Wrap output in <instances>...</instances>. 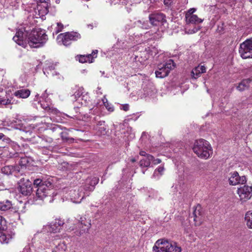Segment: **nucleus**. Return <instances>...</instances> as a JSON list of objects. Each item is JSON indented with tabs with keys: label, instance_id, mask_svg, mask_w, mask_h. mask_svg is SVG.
<instances>
[{
	"label": "nucleus",
	"instance_id": "1",
	"mask_svg": "<svg viewBox=\"0 0 252 252\" xmlns=\"http://www.w3.org/2000/svg\"><path fill=\"white\" fill-rule=\"evenodd\" d=\"M25 36L28 37V43L32 48H39L43 46L48 40L45 31L40 28L33 29L30 33H24L23 30H19L13 37V40L18 45L25 46Z\"/></svg>",
	"mask_w": 252,
	"mask_h": 252
},
{
	"label": "nucleus",
	"instance_id": "2",
	"mask_svg": "<svg viewBox=\"0 0 252 252\" xmlns=\"http://www.w3.org/2000/svg\"><path fill=\"white\" fill-rule=\"evenodd\" d=\"M63 224V220L60 219L55 220L49 224L43 226L42 232L34 235V239L38 237L42 238L40 242L41 244V249H48L56 244L55 241L60 237L55 233L60 232Z\"/></svg>",
	"mask_w": 252,
	"mask_h": 252
},
{
	"label": "nucleus",
	"instance_id": "3",
	"mask_svg": "<svg viewBox=\"0 0 252 252\" xmlns=\"http://www.w3.org/2000/svg\"><path fill=\"white\" fill-rule=\"evenodd\" d=\"M98 181L99 179L97 177L88 178L84 186L80 187L77 190H70L65 197L70 199L73 203H79L85 196L89 195L90 192L94 190Z\"/></svg>",
	"mask_w": 252,
	"mask_h": 252
},
{
	"label": "nucleus",
	"instance_id": "4",
	"mask_svg": "<svg viewBox=\"0 0 252 252\" xmlns=\"http://www.w3.org/2000/svg\"><path fill=\"white\" fill-rule=\"evenodd\" d=\"M33 185L37 188L36 192V197L40 200L47 199V201L51 202L53 201V197L56 195L53 191V185L50 179L43 180L40 179H36L34 180Z\"/></svg>",
	"mask_w": 252,
	"mask_h": 252
},
{
	"label": "nucleus",
	"instance_id": "5",
	"mask_svg": "<svg viewBox=\"0 0 252 252\" xmlns=\"http://www.w3.org/2000/svg\"><path fill=\"white\" fill-rule=\"evenodd\" d=\"M153 47H146L142 44L136 45L130 48V51L133 52L130 57L133 62V66L135 68H140L144 62L149 58L150 55H153Z\"/></svg>",
	"mask_w": 252,
	"mask_h": 252
},
{
	"label": "nucleus",
	"instance_id": "6",
	"mask_svg": "<svg viewBox=\"0 0 252 252\" xmlns=\"http://www.w3.org/2000/svg\"><path fill=\"white\" fill-rule=\"evenodd\" d=\"M193 152L200 158H208L213 154V150L209 143L203 139L196 140L193 147Z\"/></svg>",
	"mask_w": 252,
	"mask_h": 252
},
{
	"label": "nucleus",
	"instance_id": "7",
	"mask_svg": "<svg viewBox=\"0 0 252 252\" xmlns=\"http://www.w3.org/2000/svg\"><path fill=\"white\" fill-rule=\"evenodd\" d=\"M182 249L173 241L159 239L156 241L153 252H181Z\"/></svg>",
	"mask_w": 252,
	"mask_h": 252
},
{
	"label": "nucleus",
	"instance_id": "8",
	"mask_svg": "<svg viewBox=\"0 0 252 252\" xmlns=\"http://www.w3.org/2000/svg\"><path fill=\"white\" fill-rule=\"evenodd\" d=\"M35 3H31L32 9L30 10L33 17L35 18H43L48 13L49 3L45 0H33Z\"/></svg>",
	"mask_w": 252,
	"mask_h": 252
},
{
	"label": "nucleus",
	"instance_id": "9",
	"mask_svg": "<svg viewBox=\"0 0 252 252\" xmlns=\"http://www.w3.org/2000/svg\"><path fill=\"white\" fill-rule=\"evenodd\" d=\"M78 221L77 228H76L75 230L72 228L70 231H73L72 234L74 236H79L88 232L91 226V223L90 219H87L85 217H80L78 219Z\"/></svg>",
	"mask_w": 252,
	"mask_h": 252
},
{
	"label": "nucleus",
	"instance_id": "10",
	"mask_svg": "<svg viewBox=\"0 0 252 252\" xmlns=\"http://www.w3.org/2000/svg\"><path fill=\"white\" fill-rule=\"evenodd\" d=\"M239 51L242 58H252V38L247 39L242 43L240 45Z\"/></svg>",
	"mask_w": 252,
	"mask_h": 252
},
{
	"label": "nucleus",
	"instance_id": "11",
	"mask_svg": "<svg viewBox=\"0 0 252 252\" xmlns=\"http://www.w3.org/2000/svg\"><path fill=\"white\" fill-rule=\"evenodd\" d=\"M174 66L175 63L173 61L169 60L165 64L159 66L158 69L155 72L156 77L162 78L167 76Z\"/></svg>",
	"mask_w": 252,
	"mask_h": 252
},
{
	"label": "nucleus",
	"instance_id": "12",
	"mask_svg": "<svg viewBox=\"0 0 252 252\" xmlns=\"http://www.w3.org/2000/svg\"><path fill=\"white\" fill-rule=\"evenodd\" d=\"M80 38L81 35L79 33L72 32L60 34L57 37V39H61L62 43L67 46L71 44L72 41L77 40Z\"/></svg>",
	"mask_w": 252,
	"mask_h": 252
},
{
	"label": "nucleus",
	"instance_id": "13",
	"mask_svg": "<svg viewBox=\"0 0 252 252\" xmlns=\"http://www.w3.org/2000/svg\"><path fill=\"white\" fill-rule=\"evenodd\" d=\"M143 89L141 94L138 95L142 98L147 96H152L157 93L156 88L153 83L146 81L143 84Z\"/></svg>",
	"mask_w": 252,
	"mask_h": 252
},
{
	"label": "nucleus",
	"instance_id": "14",
	"mask_svg": "<svg viewBox=\"0 0 252 252\" xmlns=\"http://www.w3.org/2000/svg\"><path fill=\"white\" fill-rule=\"evenodd\" d=\"M19 190L24 195H31L32 191V184L28 179L23 178L19 183Z\"/></svg>",
	"mask_w": 252,
	"mask_h": 252
},
{
	"label": "nucleus",
	"instance_id": "15",
	"mask_svg": "<svg viewBox=\"0 0 252 252\" xmlns=\"http://www.w3.org/2000/svg\"><path fill=\"white\" fill-rule=\"evenodd\" d=\"M228 182L230 185L236 186L239 184H245L247 180L245 176H240L237 171H233L229 174Z\"/></svg>",
	"mask_w": 252,
	"mask_h": 252
},
{
	"label": "nucleus",
	"instance_id": "16",
	"mask_svg": "<svg viewBox=\"0 0 252 252\" xmlns=\"http://www.w3.org/2000/svg\"><path fill=\"white\" fill-rule=\"evenodd\" d=\"M149 18L151 25L153 26L162 25L166 22L165 15L161 13L151 14Z\"/></svg>",
	"mask_w": 252,
	"mask_h": 252
},
{
	"label": "nucleus",
	"instance_id": "17",
	"mask_svg": "<svg viewBox=\"0 0 252 252\" xmlns=\"http://www.w3.org/2000/svg\"><path fill=\"white\" fill-rule=\"evenodd\" d=\"M84 90L83 87H76V91L74 94L71 96V100L74 103V109H77L79 108L78 103H80L81 100L83 99V95H84Z\"/></svg>",
	"mask_w": 252,
	"mask_h": 252
},
{
	"label": "nucleus",
	"instance_id": "18",
	"mask_svg": "<svg viewBox=\"0 0 252 252\" xmlns=\"http://www.w3.org/2000/svg\"><path fill=\"white\" fill-rule=\"evenodd\" d=\"M237 192L241 200L245 201L250 199L252 196V187L244 186L239 188Z\"/></svg>",
	"mask_w": 252,
	"mask_h": 252
},
{
	"label": "nucleus",
	"instance_id": "19",
	"mask_svg": "<svg viewBox=\"0 0 252 252\" xmlns=\"http://www.w3.org/2000/svg\"><path fill=\"white\" fill-rule=\"evenodd\" d=\"M192 217L195 225H199L201 224L203 218L200 205H198L195 207L193 212L192 217H190V218H192Z\"/></svg>",
	"mask_w": 252,
	"mask_h": 252
},
{
	"label": "nucleus",
	"instance_id": "20",
	"mask_svg": "<svg viewBox=\"0 0 252 252\" xmlns=\"http://www.w3.org/2000/svg\"><path fill=\"white\" fill-rule=\"evenodd\" d=\"M7 229L6 220L1 216H0V242L7 243L8 241L6 239L5 235L3 231Z\"/></svg>",
	"mask_w": 252,
	"mask_h": 252
},
{
	"label": "nucleus",
	"instance_id": "21",
	"mask_svg": "<svg viewBox=\"0 0 252 252\" xmlns=\"http://www.w3.org/2000/svg\"><path fill=\"white\" fill-rule=\"evenodd\" d=\"M56 64L52 63H47L43 68V73L46 76L49 75V71L52 72V76L59 75V73L55 70Z\"/></svg>",
	"mask_w": 252,
	"mask_h": 252
},
{
	"label": "nucleus",
	"instance_id": "22",
	"mask_svg": "<svg viewBox=\"0 0 252 252\" xmlns=\"http://www.w3.org/2000/svg\"><path fill=\"white\" fill-rule=\"evenodd\" d=\"M31 94V91L28 89H21L16 91L13 93V95L20 98H27Z\"/></svg>",
	"mask_w": 252,
	"mask_h": 252
},
{
	"label": "nucleus",
	"instance_id": "23",
	"mask_svg": "<svg viewBox=\"0 0 252 252\" xmlns=\"http://www.w3.org/2000/svg\"><path fill=\"white\" fill-rule=\"evenodd\" d=\"M206 72V67L204 65H198L192 69L191 71L192 77L195 79L199 77L201 73Z\"/></svg>",
	"mask_w": 252,
	"mask_h": 252
},
{
	"label": "nucleus",
	"instance_id": "24",
	"mask_svg": "<svg viewBox=\"0 0 252 252\" xmlns=\"http://www.w3.org/2000/svg\"><path fill=\"white\" fill-rule=\"evenodd\" d=\"M3 141H5L7 143L10 144L11 147L16 151V153L13 155V157L16 158L19 156V152L20 151V146L16 142L12 141L9 138L3 139Z\"/></svg>",
	"mask_w": 252,
	"mask_h": 252
},
{
	"label": "nucleus",
	"instance_id": "25",
	"mask_svg": "<svg viewBox=\"0 0 252 252\" xmlns=\"http://www.w3.org/2000/svg\"><path fill=\"white\" fill-rule=\"evenodd\" d=\"M153 159V156L150 155H148L146 157H143L140 159L139 164L140 167H148L151 163V161Z\"/></svg>",
	"mask_w": 252,
	"mask_h": 252
},
{
	"label": "nucleus",
	"instance_id": "26",
	"mask_svg": "<svg viewBox=\"0 0 252 252\" xmlns=\"http://www.w3.org/2000/svg\"><path fill=\"white\" fill-rule=\"evenodd\" d=\"M99 134L105 135L106 134V127L105 126L104 121H99L95 127Z\"/></svg>",
	"mask_w": 252,
	"mask_h": 252
},
{
	"label": "nucleus",
	"instance_id": "27",
	"mask_svg": "<svg viewBox=\"0 0 252 252\" xmlns=\"http://www.w3.org/2000/svg\"><path fill=\"white\" fill-rule=\"evenodd\" d=\"M252 81L250 78L243 80L237 86V89L240 91H243L249 87V84Z\"/></svg>",
	"mask_w": 252,
	"mask_h": 252
},
{
	"label": "nucleus",
	"instance_id": "28",
	"mask_svg": "<svg viewBox=\"0 0 252 252\" xmlns=\"http://www.w3.org/2000/svg\"><path fill=\"white\" fill-rule=\"evenodd\" d=\"M187 22L190 24H198L202 23L203 20L199 18L196 15H190L186 16Z\"/></svg>",
	"mask_w": 252,
	"mask_h": 252
},
{
	"label": "nucleus",
	"instance_id": "29",
	"mask_svg": "<svg viewBox=\"0 0 252 252\" xmlns=\"http://www.w3.org/2000/svg\"><path fill=\"white\" fill-rule=\"evenodd\" d=\"M12 204L10 201L5 200L0 202V210L2 211H6L12 208Z\"/></svg>",
	"mask_w": 252,
	"mask_h": 252
},
{
	"label": "nucleus",
	"instance_id": "30",
	"mask_svg": "<svg viewBox=\"0 0 252 252\" xmlns=\"http://www.w3.org/2000/svg\"><path fill=\"white\" fill-rule=\"evenodd\" d=\"M16 167L13 165H6L1 168V172L5 175H10L16 169Z\"/></svg>",
	"mask_w": 252,
	"mask_h": 252
},
{
	"label": "nucleus",
	"instance_id": "31",
	"mask_svg": "<svg viewBox=\"0 0 252 252\" xmlns=\"http://www.w3.org/2000/svg\"><path fill=\"white\" fill-rule=\"evenodd\" d=\"M245 220L246 222L247 226L252 229V211L247 212L245 216Z\"/></svg>",
	"mask_w": 252,
	"mask_h": 252
},
{
	"label": "nucleus",
	"instance_id": "32",
	"mask_svg": "<svg viewBox=\"0 0 252 252\" xmlns=\"http://www.w3.org/2000/svg\"><path fill=\"white\" fill-rule=\"evenodd\" d=\"M136 25L143 29H148L150 28V25L148 21H145L143 20H138L136 22Z\"/></svg>",
	"mask_w": 252,
	"mask_h": 252
},
{
	"label": "nucleus",
	"instance_id": "33",
	"mask_svg": "<svg viewBox=\"0 0 252 252\" xmlns=\"http://www.w3.org/2000/svg\"><path fill=\"white\" fill-rule=\"evenodd\" d=\"M102 101L104 106L105 107L106 109L110 112H112L114 110V106L108 101L106 97V96L104 95L102 98Z\"/></svg>",
	"mask_w": 252,
	"mask_h": 252
},
{
	"label": "nucleus",
	"instance_id": "34",
	"mask_svg": "<svg viewBox=\"0 0 252 252\" xmlns=\"http://www.w3.org/2000/svg\"><path fill=\"white\" fill-rule=\"evenodd\" d=\"M21 155V156H19L20 158L19 160V164L21 167H26L30 162L29 159L28 157L25 156L24 155Z\"/></svg>",
	"mask_w": 252,
	"mask_h": 252
},
{
	"label": "nucleus",
	"instance_id": "35",
	"mask_svg": "<svg viewBox=\"0 0 252 252\" xmlns=\"http://www.w3.org/2000/svg\"><path fill=\"white\" fill-rule=\"evenodd\" d=\"M39 141L40 142V143L42 145H44L43 143L42 144V142L43 143H46L47 144H50L51 143L53 142V139L51 137H49L46 135H42L41 136H38Z\"/></svg>",
	"mask_w": 252,
	"mask_h": 252
},
{
	"label": "nucleus",
	"instance_id": "36",
	"mask_svg": "<svg viewBox=\"0 0 252 252\" xmlns=\"http://www.w3.org/2000/svg\"><path fill=\"white\" fill-rule=\"evenodd\" d=\"M60 134L62 138V139L64 142L71 143H73L74 140L73 138L68 137V133L66 132H61Z\"/></svg>",
	"mask_w": 252,
	"mask_h": 252
},
{
	"label": "nucleus",
	"instance_id": "37",
	"mask_svg": "<svg viewBox=\"0 0 252 252\" xmlns=\"http://www.w3.org/2000/svg\"><path fill=\"white\" fill-rule=\"evenodd\" d=\"M41 148L42 149L41 150L42 154L45 155H50L51 153L55 150L54 147L51 146L47 147L45 145H43V146H41Z\"/></svg>",
	"mask_w": 252,
	"mask_h": 252
},
{
	"label": "nucleus",
	"instance_id": "38",
	"mask_svg": "<svg viewBox=\"0 0 252 252\" xmlns=\"http://www.w3.org/2000/svg\"><path fill=\"white\" fill-rule=\"evenodd\" d=\"M164 171V167L163 166H159L154 171L152 177L155 179H159Z\"/></svg>",
	"mask_w": 252,
	"mask_h": 252
},
{
	"label": "nucleus",
	"instance_id": "39",
	"mask_svg": "<svg viewBox=\"0 0 252 252\" xmlns=\"http://www.w3.org/2000/svg\"><path fill=\"white\" fill-rule=\"evenodd\" d=\"M14 103H16V102L12 98H5L0 96V107L2 105Z\"/></svg>",
	"mask_w": 252,
	"mask_h": 252
},
{
	"label": "nucleus",
	"instance_id": "40",
	"mask_svg": "<svg viewBox=\"0 0 252 252\" xmlns=\"http://www.w3.org/2000/svg\"><path fill=\"white\" fill-rule=\"evenodd\" d=\"M97 50H94L93 51L92 54L86 55L88 58V60L89 61V63H92L94 62V59L96 58L97 57Z\"/></svg>",
	"mask_w": 252,
	"mask_h": 252
},
{
	"label": "nucleus",
	"instance_id": "41",
	"mask_svg": "<svg viewBox=\"0 0 252 252\" xmlns=\"http://www.w3.org/2000/svg\"><path fill=\"white\" fill-rule=\"evenodd\" d=\"M82 97H83V99L81 100L80 103H78L80 104L81 106H86L88 104L89 101H90L89 97L88 94L86 93L84 95H83Z\"/></svg>",
	"mask_w": 252,
	"mask_h": 252
},
{
	"label": "nucleus",
	"instance_id": "42",
	"mask_svg": "<svg viewBox=\"0 0 252 252\" xmlns=\"http://www.w3.org/2000/svg\"><path fill=\"white\" fill-rule=\"evenodd\" d=\"M56 247V249H58L59 250V251H65L67 249V246H66L65 243L64 242V241L60 242Z\"/></svg>",
	"mask_w": 252,
	"mask_h": 252
},
{
	"label": "nucleus",
	"instance_id": "43",
	"mask_svg": "<svg viewBox=\"0 0 252 252\" xmlns=\"http://www.w3.org/2000/svg\"><path fill=\"white\" fill-rule=\"evenodd\" d=\"M40 104L41 107L45 109V110H50L51 107H50V102H45L44 101H40L39 102Z\"/></svg>",
	"mask_w": 252,
	"mask_h": 252
},
{
	"label": "nucleus",
	"instance_id": "44",
	"mask_svg": "<svg viewBox=\"0 0 252 252\" xmlns=\"http://www.w3.org/2000/svg\"><path fill=\"white\" fill-rule=\"evenodd\" d=\"M78 58L79 62L81 63H89V61L86 55H80Z\"/></svg>",
	"mask_w": 252,
	"mask_h": 252
},
{
	"label": "nucleus",
	"instance_id": "45",
	"mask_svg": "<svg viewBox=\"0 0 252 252\" xmlns=\"http://www.w3.org/2000/svg\"><path fill=\"white\" fill-rule=\"evenodd\" d=\"M57 27L56 28V31L55 32L56 34L58 33L59 32H61L63 28V25L61 23H57Z\"/></svg>",
	"mask_w": 252,
	"mask_h": 252
},
{
	"label": "nucleus",
	"instance_id": "46",
	"mask_svg": "<svg viewBox=\"0 0 252 252\" xmlns=\"http://www.w3.org/2000/svg\"><path fill=\"white\" fill-rule=\"evenodd\" d=\"M223 31H224V23H221L218 26V28H217V31L219 33H221L223 32Z\"/></svg>",
	"mask_w": 252,
	"mask_h": 252
},
{
	"label": "nucleus",
	"instance_id": "47",
	"mask_svg": "<svg viewBox=\"0 0 252 252\" xmlns=\"http://www.w3.org/2000/svg\"><path fill=\"white\" fill-rule=\"evenodd\" d=\"M200 26L195 27L191 30H189V33H194L198 32L200 30Z\"/></svg>",
	"mask_w": 252,
	"mask_h": 252
},
{
	"label": "nucleus",
	"instance_id": "48",
	"mask_svg": "<svg viewBox=\"0 0 252 252\" xmlns=\"http://www.w3.org/2000/svg\"><path fill=\"white\" fill-rule=\"evenodd\" d=\"M172 3L173 0H163L164 4L167 7H169Z\"/></svg>",
	"mask_w": 252,
	"mask_h": 252
},
{
	"label": "nucleus",
	"instance_id": "49",
	"mask_svg": "<svg viewBox=\"0 0 252 252\" xmlns=\"http://www.w3.org/2000/svg\"><path fill=\"white\" fill-rule=\"evenodd\" d=\"M51 129L52 130V131H55L57 130H61V128L60 127V126L58 125H54L51 128Z\"/></svg>",
	"mask_w": 252,
	"mask_h": 252
},
{
	"label": "nucleus",
	"instance_id": "50",
	"mask_svg": "<svg viewBox=\"0 0 252 252\" xmlns=\"http://www.w3.org/2000/svg\"><path fill=\"white\" fill-rule=\"evenodd\" d=\"M196 11V9L195 8H190L187 13L186 14V16H189V15H193L192 14Z\"/></svg>",
	"mask_w": 252,
	"mask_h": 252
},
{
	"label": "nucleus",
	"instance_id": "51",
	"mask_svg": "<svg viewBox=\"0 0 252 252\" xmlns=\"http://www.w3.org/2000/svg\"><path fill=\"white\" fill-rule=\"evenodd\" d=\"M151 162L154 164L156 165L159 164L161 162V160L159 158L155 159L153 157V159L151 161Z\"/></svg>",
	"mask_w": 252,
	"mask_h": 252
},
{
	"label": "nucleus",
	"instance_id": "52",
	"mask_svg": "<svg viewBox=\"0 0 252 252\" xmlns=\"http://www.w3.org/2000/svg\"><path fill=\"white\" fill-rule=\"evenodd\" d=\"M121 109L127 111L129 109V105L127 104H126L124 105H123L121 108Z\"/></svg>",
	"mask_w": 252,
	"mask_h": 252
},
{
	"label": "nucleus",
	"instance_id": "53",
	"mask_svg": "<svg viewBox=\"0 0 252 252\" xmlns=\"http://www.w3.org/2000/svg\"><path fill=\"white\" fill-rule=\"evenodd\" d=\"M140 155L143 157H146L148 154H147L146 152L142 151L140 152Z\"/></svg>",
	"mask_w": 252,
	"mask_h": 252
},
{
	"label": "nucleus",
	"instance_id": "54",
	"mask_svg": "<svg viewBox=\"0 0 252 252\" xmlns=\"http://www.w3.org/2000/svg\"><path fill=\"white\" fill-rule=\"evenodd\" d=\"M2 138H3V139L4 138H6L5 136V135L3 133H0V140L2 139Z\"/></svg>",
	"mask_w": 252,
	"mask_h": 252
},
{
	"label": "nucleus",
	"instance_id": "55",
	"mask_svg": "<svg viewBox=\"0 0 252 252\" xmlns=\"http://www.w3.org/2000/svg\"><path fill=\"white\" fill-rule=\"evenodd\" d=\"M59 250L58 249H56V247L53 250H52V252H59Z\"/></svg>",
	"mask_w": 252,
	"mask_h": 252
},
{
	"label": "nucleus",
	"instance_id": "56",
	"mask_svg": "<svg viewBox=\"0 0 252 252\" xmlns=\"http://www.w3.org/2000/svg\"><path fill=\"white\" fill-rule=\"evenodd\" d=\"M38 97H39V95L38 94H36L35 96V98H34V100L35 101H37L38 100Z\"/></svg>",
	"mask_w": 252,
	"mask_h": 252
},
{
	"label": "nucleus",
	"instance_id": "57",
	"mask_svg": "<svg viewBox=\"0 0 252 252\" xmlns=\"http://www.w3.org/2000/svg\"><path fill=\"white\" fill-rule=\"evenodd\" d=\"M112 1V2H114V4H116V3H118V1H115V0H111Z\"/></svg>",
	"mask_w": 252,
	"mask_h": 252
},
{
	"label": "nucleus",
	"instance_id": "58",
	"mask_svg": "<svg viewBox=\"0 0 252 252\" xmlns=\"http://www.w3.org/2000/svg\"><path fill=\"white\" fill-rule=\"evenodd\" d=\"M49 75L48 76L52 75V72L51 71H49Z\"/></svg>",
	"mask_w": 252,
	"mask_h": 252
},
{
	"label": "nucleus",
	"instance_id": "59",
	"mask_svg": "<svg viewBox=\"0 0 252 252\" xmlns=\"http://www.w3.org/2000/svg\"><path fill=\"white\" fill-rule=\"evenodd\" d=\"M131 161H132V162H135V160L134 159H132L131 160Z\"/></svg>",
	"mask_w": 252,
	"mask_h": 252
},
{
	"label": "nucleus",
	"instance_id": "60",
	"mask_svg": "<svg viewBox=\"0 0 252 252\" xmlns=\"http://www.w3.org/2000/svg\"><path fill=\"white\" fill-rule=\"evenodd\" d=\"M100 72H101V73H102V74H104V71H103V72H102V71H100Z\"/></svg>",
	"mask_w": 252,
	"mask_h": 252
},
{
	"label": "nucleus",
	"instance_id": "61",
	"mask_svg": "<svg viewBox=\"0 0 252 252\" xmlns=\"http://www.w3.org/2000/svg\"><path fill=\"white\" fill-rule=\"evenodd\" d=\"M145 171L144 170H143V171H142V173H143V174H145Z\"/></svg>",
	"mask_w": 252,
	"mask_h": 252
},
{
	"label": "nucleus",
	"instance_id": "62",
	"mask_svg": "<svg viewBox=\"0 0 252 252\" xmlns=\"http://www.w3.org/2000/svg\"><path fill=\"white\" fill-rule=\"evenodd\" d=\"M54 111H55V113L57 112V109L54 110Z\"/></svg>",
	"mask_w": 252,
	"mask_h": 252
},
{
	"label": "nucleus",
	"instance_id": "63",
	"mask_svg": "<svg viewBox=\"0 0 252 252\" xmlns=\"http://www.w3.org/2000/svg\"><path fill=\"white\" fill-rule=\"evenodd\" d=\"M250 1L252 2V0H250Z\"/></svg>",
	"mask_w": 252,
	"mask_h": 252
}]
</instances>
